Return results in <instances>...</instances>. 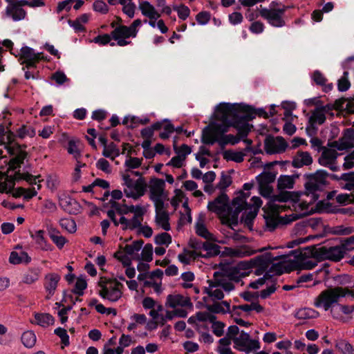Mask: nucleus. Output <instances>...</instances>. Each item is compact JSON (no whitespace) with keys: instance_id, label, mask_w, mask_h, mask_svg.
I'll list each match as a JSON object with an SVG mask.
<instances>
[{"instance_id":"1","label":"nucleus","mask_w":354,"mask_h":354,"mask_svg":"<svg viewBox=\"0 0 354 354\" xmlns=\"http://www.w3.org/2000/svg\"><path fill=\"white\" fill-rule=\"evenodd\" d=\"M215 118L223 124V126H220V128H221V132L225 133L227 131L229 127L242 124L243 121L248 122L254 118V115L253 113L245 106L221 103L216 107Z\"/></svg>"},{"instance_id":"2","label":"nucleus","mask_w":354,"mask_h":354,"mask_svg":"<svg viewBox=\"0 0 354 354\" xmlns=\"http://www.w3.org/2000/svg\"><path fill=\"white\" fill-rule=\"evenodd\" d=\"M303 194H297L290 192H281L279 194L274 196V200L266 205L264 211L265 228L270 232L273 231L279 223V214L286 209V205L276 203V202H286L288 200L300 201V196Z\"/></svg>"},{"instance_id":"3","label":"nucleus","mask_w":354,"mask_h":354,"mask_svg":"<svg viewBox=\"0 0 354 354\" xmlns=\"http://www.w3.org/2000/svg\"><path fill=\"white\" fill-rule=\"evenodd\" d=\"M236 129L238 133L236 136L232 134L222 136L220 138L218 137V131H221V128L219 125H214L209 130L203 133V140L206 144L212 145L218 141L221 145H235L238 143L241 139L247 137L248 133L250 131L252 125L248 122L243 121L242 124H235L233 126Z\"/></svg>"},{"instance_id":"4","label":"nucleus","mask_w":354,"mask_h":354,"mask_svg":"<svg viewBox=\"0 0 354 354\" xmlns=\"http://www.w3.org/2000/svg\"><path fill=\"white\" fill-rule=\"evenodd\" d=\"M346 295L354 297V290L348 287L336 286L329 288L323 290L314 301V306L317 308H322L327 311L335 304H337L339 299Z\"/></svg>"},{"instance_id":"5","label":"nucleus","mask_w":354,"mask_h":354,"mask_svg":"<svg viewBox=\"0 0 354 354\" xmlns=\"http://www.w3.org/2000/svg\"><path fill=\"white\" fill-rule=\"evenodd\" d=\"M227 335L234 344V348L239 351L250 353L260 348V343L257 339H251L248 333L243 330L239 331L237 326H230L227 329Z\"/></svg>"},{"instance_id":"6","label":"nucleus","mask_w":354,"mask_h":354,"mask_svg":"<svg viewBox=\"0 0 354 354\" xmlns=\"http://www.w3.org/2000/svg\"><path fill=\"white\" fill-rule=\"evenodd\" d=\"M97 284L98 294L103 299L115 302L121 298L124 286L116 279L100 277Z\"/></svg>"},{"instance_id":"7","label":"nucleus","mask_w":354,"mask_h":354,"mask_svg":"<svg viewBox=\"0 0 354 354\" xmlns=\"http://www.w3.org/2000/svg\"><path fill=\"white\" fill-rule=\"evenodd\" d=\"M319 247L315 245L306 247L299 250L295 263V268L298 270H311L318 261H322Z\"/></svg>"},{"instance_id":"8","label":"nucleus","mask_w":354,"mask_h":354,"mask_svg":"<svg viewBox=\"0 0 354 354\" xmlns=\"http://www.w3.org/2000/svg\"><path fill=\"white\" fill-rule=\"evenodd\" d=\"M141 24V20L138 19L134 20L129 26L120 25L111 32V35L117 41L118 46H124L129 45L131 41H128L127 39L136 37L138 33L137 28Z\"/></svg>"},{"instance_id":"9","label":"nucleus","mask_w":354,"mask_h":354,"mask_svg":"<svg viewBox=\"0 0 354 354\" xmlns=\"http://www.w3.org/2000/svg\"><path fill=\"white\" fill-rule=\"evenodd\" d=\"M122 179L125 185L124 193L127 197L138 200L145 195L147 185L143 178L133 180L129 174H123Z\"/></svg>"},{"instance_id":"10","label":"nucleus","mask_w":354,"mask_h":354,"mask_svg":"<svg viewBox=\"0 0 354 354\" xmlns=\"http://www.w3.org/2000/svg\"><path fill=\"white\" fill-rule=\"evenodd\" d=\"M278 257H274L270 252L259 255L252 259L257 270V274H261L270 268L269 272L281 274L283 272L282 268L278 263H274V261L278 260Z\"/></svg>"},{"instance_id":"11","label":"nucleus","mask_w":354,"mask_h":354,"mask_svg":"<svg viewBox=\"0 0 354 354\" xmlns=\"http://www.w3.org/2000/svg\"><path fill=\"white\" fill-rule=\"evenodd\" d=\"M288 8L286 6L281 8H262L259 10V15L272 26L281 28L286 26L283 15Z\"/></svg>"},{"instance_id":"12","label":"nucleus","mask_w":354,"mask_h":354,"mask_svg":"<svg viewBox=\"0 0 354 354\" xmlns=\"http://www.w3.org/2000/svg\"><path fill=\"white\" fill-rule=\"evenodd\" d=\"M149 196L155 205L165 204L167 199V194L165 192V183L162 179L151 178L148 185Z\"/></svg>"},{"instance_id":"13","label":"nucleus","mask_w":354,"mask_h":354,"mask_svg":"<svg viewBox=\"0 0 354 354\" xmlns=\"http://www.w3.org/2000/svg\"><path fill=\"white\" fill-rule=\"evenodd\" d=\"M249 194H245L241 191L239 193V196L235 197L232 201L234 214H238L243 209L245 210L244 212V220L245 223L248 224L255 218L258 212V210L248 206L246 198L249 197Z\"/></svg>"},{"instance_id":"14","label":"nucleus","mask_w":354,"mask_h":354,"mask_svg":"<svg viewBox=\"0 0 354 354\" xmlns=\"http://www.w3.org/2000/svg\"><path fill=\"white\" fill-rule=\"evenodd\" d=\"M328 173L324 170H318L315 174H310L308 176V181L305 185L306 189V195L308 196L313 194L315 199V192L320 190L324 185L326 183Z\"/></svg>"},{"instance_id":"15","label":"nucleus","mask_w":354,"mask_h":354,"mask_svg":"<svg viewBox=\"0 0 354 354\" xmlns=\"http://www.w3.org/2000/svg\"><path fill=\"white\" fill-rule=\"evenodd\" d=\"M322 152L318 159V162L323 167L329 168L333 171H336L339 169L337 165V158L339 153L335 149H328L326 147L322 148Z\"/></svg>"},{"instance_id":"16","label":"nucleus","mask_w":354,"mask_h":354,"mask_svg":"<svg viewBox=\"0 0 354 354\" xmlns=\"http://www.w3.org/2000/svg\"><path fill=\"white\" fill-rule=\"evenodd\" d=\"M322 261L328 259L333 261H339L344 258L345 254L341 245L327 248L326 246L319 247Z\"/></svg>"},{"instance_id":"17","label":"nucleus","mask_w":354,"mask_h":354,"mask_svg":"<svg viewBox=\"0 0 354 354\" xmlns=\"http://www.w3.org/2000/svg\"><path fill=\"white\" fill-rule=\"evenodd\" d=\"M287 147L285 140L281 137L268 136L264 142L265 151L269 154L283 152Z\"/></svg>"},{"instance_id":"18","label":"nucleus","mask_w":354,"mask_h":354,"mask_svg":"<svg viewBox=\"0 0 354 354\" xmlns=\"http://www.w3.org/2000/svg\"><path fill=\"white\" fill-rule=\"evenodd\" d=\"M155 212L156 225L165 231L170 230L169 216L165 204L155 205Z\"/></svg>"},{"instance_id":"19","label":"nucleus","mask_w":354,"mask_h":354,"mask_svg":"<svg viewBox=\"0 0 354 354\" xmlns=\"http://www.w3.org/2000/svg\"><path fill=\"white\" fill-rule=\"evenodd\" d=\"M266 248H262L260 249H254L251 246L248 245H243L236 248H226L227 253L232 257L236 258H243L246 257H250L256 254L257 252H261L266 250Z\"/></svg>"},{"instance_id":"20","label":"nucleus","mask_w":354,"mask_h":354,"mask_svg":"<svg viewBox=\"0 0 354 354\" xmlns=\"http://www.w3.org/2000/svg\"><path fill=\"white\" fill-rule=\"evenodd\" d=\"M229 198L225 194L222 193L214 201L209 202L207 208L209 211L217 214H223L227 209Z\"/></svg>"},{"instance_id":"21","label":"nucleus","mask_w":354,"mask_h":354,"mask_svg":"<svg viewBox=\"0 0 354 354\" xmlns=\"http://www.w3.org/2000/svg\"><path fill=\"white\" fill-rule=\"evenodd\" d=\"M60 279V276L54 272L45 275L44 286L48 293L46 295L47 299H49L54 295Z\"/></svg>"},{"instance_id":"22","label":"nucleus","mask_w":354,"mask_h":354,"mask_svg":"<svg viewBox=\"0 0 354 354\" xmlns=\"http://www.w3.org/2000/svg\"><path fill=\"white\" fill-rule=\"evenodd\" d=\"M165 306L168 308L191 306L190 299L179 294L169 295L167 297Z\"/></svg>"},{"instance_id":"23","label":"nucleus","mask_w":354,"mask_h":354,"mask_svg":"<svg viewBox=\"0 0 354 354\" xmlns=\"http://www.w3.org/2000/svg\"><path fill=\"white\" fill-rule=\"evenodd\" d=\"M196 233L198 236L210 241H218L216 236L207 228L205 223V218L200 216L195 224Z\"/></svg>"},{"instance_id":"24","label":"nucleus","mask_w":354,"mask_h":354,"mask_svg":"<svg viewBox=\"0 0 354 354\" xmlns=\"http://www.w3.org/2000/svg\"><path fill=\"white\" fill-rule=\"evenodd\" d=\"M330 111L329 106L317 107L309 118V123L312 127L317 124H322L326 120V113Z\"/></svg>"},{"instance_id":"25","label":"nucleus","mask_w":354,"mask_h":354,"mask_svg":"<svg viewBox=\"0 0 354 354\" xmlns=\"http://www.w3.org/2000/svg\"><path fill=\"white\" fill-rule=\"evenodd\" d=\"M207 282L209 286L205 287L204 292L207 294L212 300H221L224 297V293L215 279L208 280Z\"/></svg>"},{"instance_id":"26","label":"nucleus","mask_w":354,"mask_h":354,"mask_svg":"<svg viewBox=\"0 0 354 354\" xmlns=\"http://www.w3.org/2000/svg\"><path fill=\"white\" fill-rule=\"evenodd\" d=\"M313 163V158L308 151H299L294 156L292 166L295 168H301L308 166Z\"/></svg>"},{"instance_id":"27","label":"nucleus","mask_w":354,"mask_h":354,"mask_svg":"<svg viewBox=\"0 0 354 354\" xmlns=\"http://www.w3.org/2000/svg\"><path fill=\"white\" fill-rule=\"evenodd\" d=\"M45 232L42 230H37L35 233L30 232L31 238L35 241L37 248L41 250H52V246L47 242L44 238Z\"/></svg>"},{"instance_id":"28","label":"nucleus","mask_w":354,"mask_h":354,"mask_svg":"<svg viewBox=\"0 0 354 354\" xmlns=\"http://www.w3.org/2000/svg\"><path fill=\"white\" fill-rule=\"evenodd\" d=\"M249 274L247 272H242L236 266L229 267L223 270V275L231 281L239 282L241 279Z\"/></svg>"},{"instance_id":"29","label":"nucleus","mask_w":354,"mask_h":354,"mask_svg":"<svg viewBox=\"0 0 354 354\" xmlns=\"http://www.w3.org/2000/svg\"><path fill=\"white\" fill-rule=\"evenodd\" d=\"M139 9L142 14L148 18L158 19L160 17V15L156 10L155 7L149 1H144L140 2L139 3Z\"/></svg>"},{"instance_id":"30","label":"nucleus","mask_w":354,"mask_h":354,"mask_svg":"<svg viewBox=\"0 0 354 354\" xmlns=\"http://www.w3.org/2000/svg\"><path fill=\"white\" fill-rule=\"evenodd\" d=\"M236 310H241L247 313H250L252 311L261 313L263 312L264 308L259 304L257 301H256L233 306V311H235Z\"/></svg>"},{"instance_id":"31","label":"nucleus","mask_w":354,"mask_h":354,"mask_svg":"<svg viewBox=\"0 0 354 354\" xmlns=\"http://www.w3.org/2000/svg\"><path fill=\"white\" fill-rule=\"evenodd\" d=\"M6 15L12 18L15 21L21 20L25 18L26 12L22 8H19L17 5H9L6 8Z\"/></svg>"},{"instance_id":"32","label":"nucleus","mask_w":354,"mask_h":354,"mask_svg":"<svg viewBox=\"0 0 354 354\" xmlns=\"http://www.w3.org/2000/svg\"><path fill=\"white\" fill-rule=\"evenodd\" d=\"M206 308L210 313H226L230 311V304L228 301L214 302L212 304L206 305Z\"/></svg>"},{"instance_id":"33","label":"nucleus","mask_w":354,"mask_h":354,"mask_svg":"<svg viewBox=\"0 0 354 354\" xmlns=\"http://www.w3.org/2000/svg\"><path fill=\"white\" fill-rule=\"evenodd\" d=\"M30 260L31 258L28 256V253L24 251H21L19 253L13 251L11 252L9 258V261L12 264L28 263Z\"/></svg>"},{"instance_id":"34","label":"nucleus","mask_w":354,"mask_h":354,"mask_svg":"<svg viewBox=\"0 0 354 354\" xmlns=\"http://www.w3.org/2000/svg\"><path fill=\"white\" fill-rule=\"evenodd\" d=\"M35 323L41 327L46 328L54 324V318L48 313H36Z\"/></svg>"},{"instance_id":"35","label":"nucleus","mask_w":354,"mask_h":354,"mask_svg":"<svg viewBox=\"0 0 354 354\" xmlns=\"http://www.w3.org/2000/svg\"><path fill=\"white\" fill-rule=\"evenodd\" d=\"M319 316V313L315 310L310 308H304L298 310L295 314V317L299 319H315Z\"/></svg>"},{"instance_id":"36","label":"nucleus","mask_w":354,"mask_h":354,"mask_svg":"<svg viewBox=\"0 0 354 354\" xmlns=\"http://www.w3.org/2000/svg\"><path fill=\"white\" fill-rule=\"evenodd\" d=\"M27 153L24 151H19L15 157L9 161L8 170H15L19 167L26 158Z\"/></svg>"},{"instance_id":"37","label":"nucleus","mask_w":354,"mask_h":354,"mask_svg":"<svg viewBox=\"0 0 354 354\" xmlns=\"http://www.w3.org/2000/svg\"><path fill=\"white\" fill-rule=\"evenodd\" d=\"M231 342L232 339L227 333L225 337L218 341V352L220 354H234L230 348Z\"/></svg>"},{"instance_id":"38","label":"nucleus","mask_w":354,"mask_h":354,"mask_svg":"<svg viewBox=\"0 0 354 354\" xmlns=\"http://www.w3.org/2000/svg\"><path fill=\"white\" fill-rule=\"evenodd\" d=\"M102 155L112 160L120 155V149L114 142L109 143L103 149Z\"/></svg>"},{"instance_id":"39","label":"nucleus","mask_w":354,"mask_h":354,"mask_svg":"<svg viewBox=\"0 0 354 354\" xmlns=\"http://www.w3.org/2000/svg\"><path fill=\"white\" fill-rule=\"evenodd\" d=\"M201 253H199L196 251H190L185 250L183 252L179 254L178 255V260L185 263L189 264L191 261L196 259L198 257H200Z\"/></svg>"},{"instance_id":"40","label":"nucleus","mask_w":354,"mask_h":354,"mask_svg":"<svg viewBox=\"0 0 354 354\" xmlns=\"http://www.w3.org/2000/svg\"><path fill=\"white\" fill-rule=\"evenodd\" d=\"M40 276V270L38 268L29 269L24 274L23 282L32 284L37 281Z\"/></svg>"},{"instance_id":"41","label":"nucleus","mask_w":354,"mask_h":354,"mask_svg":"<svg viewBox=\"0 0 354 354\" xmlns=\"http://www.w3.org/2000/svg\"><path fill=\"white\" fill-rule=\"evenodd\" d=\"M203 249L205 251H206V254H201V255L200 257H215V256L219 254V253H220V246L216 244L208 242V241L204 242V247L203 248Z\"/></svg>"},{"instance_id":"42","label":"nucleus","mask_w":354,"mask_h":354,"mask_svg":"<svg viewBox=\"0 0 354 354\" xmlns=\"http://www.w3.org/2000/svg\"><path fill=\"white\" fill-rule=\"evenodd\" d=\"M49 236L59 249H62L67 242L66 239L61 235L59 231L55 230L49 231Z\"/></svg>"},{"instance_id":"43","label":"nucleus","mask_w":354,"mask_h":354,"mask_svg":"<svg viewBox=\"0 0 354 354\" xmlns=\"http://www.w3.org/2000/svg\"><path fill=\"white\" fill-rule=\"evenodd\" d=\"M119 3L122 6V12L129 18H133L135 15L136 6L132 0H120Z\"/></svg>"},{"instance_id":"44","label":"nucleus","mask_w":354,"mask_h":354,"mask_svg":"<svg viewBox=\"0 0 354 354\" xmlns=\"http://www.w3.org/2000/svg\"><path fill=\"white\" fill-rule=\"evenodd\" d=\"M245 154L242 151H235L233 150H227L223 153V158L227 160L241 162L243 161Z\"/></svg>"},{"instance_id":"45","label":"nucleus","mask_w":354,"mask_h":354,"mask_svg":"<svg viewBox=\"0 0 354 354\" xmlns=\"http://www.w3.org/2000/svg\"><path fill=\"white\" fill-rule=\"evenodd\" d=\"M276 174L271 171H264L257 177L259 185H270L275 180Z\"/></svg>"},{"instance_id":"46","label":"nucleus","mask_w":354,"mask_h":354,"mask_svg":"<svg viewBox=\"0 0 354 354\" xmlns=\"http://www.w3.org/2000/svg\"><path fill=\"white\" fill-rule=\"evenodd\" d=\"M335 346L342 354H354V347L346 340L340 339L336 342Z\"/></svg>"},{"instance_id":"47","label":"nucleus","mask_w":354,"mask_h":354,"mask_svg":"<svg viewBox=\"0 0 354 354\" xmlns=\"http://www.w3.org/2000/svg\"><path fill=\"white\" fill-rule=\"evenodd\" d=\"M21 339L23 344L27 348H32L36 343V335L31 330L24 332Z\"/></svg>"},{"instance_id":"48","label":"nucleus","mask_w":354,"mask_h":354,"mask_svg":"<svg viewBox=\"0 0 354 354\" xmlns=\"http://www.w3.org/2000/svg\"><path fill=\"white\" fill-rule=\"evenodd\" d=\"M295 180L293 177L290 176H280L278 179V188L279 189H292L293 187Z\"/></svg>"},{"instance_id":"49","label":"nucleus","mask_w":354,"mask_h":354,"mask_svg":"<svg viewBox=\"0 0 354 354\" xmlns=\"http://www.w3.org/2000/svg\"><path fill=\"white\" fill-rule=\"evenodd\" d=\"M39 176H34L28 173H17L15 176L16 179H24L28 182L30 184H35L37 185V190L41 189L40 180L37 181V178Z\"/></svg>"},{"instance_id":"50","label":"nucleus","mask_w":354,"mask_h":354,"mask_svg":"<svg viewBox=\"0 0 354 354\" xmlns=\"http://www.w3.org/2000/svg\"><path fill=\"white\" fill-rule=\"evenodd\" d=\"M59 224L63 229L66 230L69 233H75L77 230L76 223L72 218H62L59 221Z\"/></svg>"},{"instance_id":"51","label":"nucleus","mask_w":354,"mask_h":354,"mask_svg":"<svg viewBox=\"0 0 354 354\" xmlns=\"http://www.w3.org/2000/svg\"><path fill=\"white\" fill-rule=\"evenodd\" d=\"M219 276L220 274L218 272H215L214 278L222 290H224L226 292H230L234 289V286L232 282L226 281L224 278H219Z\"/></svg>"},{"instance_id":"52","label":"nucleus","mask_w":354,"mask_h":354,"mask_svg":"<svg viewBox=\"0 0 354 354\" xmlns=\"http://www.w3.org/2000/svg\"><path fill=\"white\" fill-rule=\"evenodd\" d=\"M185 317L187 316V312L185 310H176L174 311H167L165 316H161V324L163 325L167 320H171L174 317Z\"/></svg>"},{"instance_id":"53","label":"nucleus","mask_w":354,"mask_h":354,"mask_svg":"<svg viewBox=\"0 0 354 354\" xmlns=\"http://www.w3.org/2000/svg\"><path fill=\"white\" fill-rule=\"evenodd\" d=\"M354 232V227L344 225L335 226L331 229V233L335 235H348Z\"/></svg>"},{"instance_id":"54","label":"nucleus","mask_w":354,"mask_h":354,"mask_svg":"<svg viewBox=\"0 0 354 354\" xmlns=\"http://www.w3.org/2000/svg\"><path fill=\"white\" fill-rule=\"evenodd\" d=\"M142 245L143 241L142 240L136 241L131 244L127 245L124 248V251L129 255H133L135 252H138L142 248Z\"/></svg>"},{"instance_id":"55","label":"nucleus","mask_w":354,"mask_h":354,"mask_svg":"<svg viewBox=\"0 0 354 354\" xmlns=\"http://www.w3.org/2000/svg\"><path fill=\"white\" fill-rule=\"evenodd\" d=\"M13 5H17L19 8L22 6H29L32 8L35 7H42L45 6L44 0H33V1H28V0H20L18 1L16 3Z\"/></svg>"},{"instance_id":"56","label":"nucleus","mask_w":354,"mask_h":354,"mask_svg":"<svg viewBox=\"0 0 354 354\" xmlns=\"http://www.w3.org/2000/svg\"><path fill=\"white\" fill-rule=\"evenodd\" d=\"M155 243L158 245L168 246L171 243V236L167 232H162L154 237Z\"/></svg>"},{"instance_id":"57","label":"nucleus","mask_w":354,"mask_h":354,"mask_svg":"<svg viewBox=\"0 0 354 354\" xmlns=\"http://www.w3.org/2000/svg\"><path fill=\"white\" fill-rule=\"evenodd\" d=\"M17 133L20 138L26 136L33 137L35 135V131L32 127L23 125L17 131Z\"/></svg>"},{"instance_id":"58","label":"nucleus","mask_w":354,"mask_h":354,"mask_svg":"<svg viewBox=\"0 0 354 354\" xmlns=\"http://www.w3.org/2000/svg\"><path fill=\"white\" fill-rule=\"evenodd\" d=\"M87 283L84 279L79 277L77 278L75 288L73 292L78 296H82L84 294V290L86 288Z\"/></svg>"},{"instance_id":"59","label":"nucleus","mask_w":354,"mask_h":354,"mask_svg":"<svg viewBox=\"0 0 354 354\" xmlns=\"http://www.w3.org/2000/svg\"><path fill=\"white\" fill-rule=\"evenodd\" d=\"M153 256V246L150 243L146 244L142 252H141V258L143 261L146 262H150L152 260Z\"/></svg>"},{"instance_id":"60","label":"nucleus","mask_w":354,"mask_h":354,"mask_svg":"<svg viewBox=\"0 0 354 354\" xmlns=\"http://www.w3.org/2000/svg\"><path fill=\"white\" fill-rule=\"evenodd\" d=\"M348 73L345 71L343 76L338 80L337 86L339 91H346L350 88L351 84L348 80Z\"/></svg>"},{"instance_id":"61","label":"nucleus","mask_w":354,"mask_h":354,"mask_svg":"<svg viewBox=\"0 0 354 354\" xmlns=\"http://www.w3.org/2000/svg\"><path fill=\"white\" fill-rule=\"evenodd\" d=\"M93 8L95 12L101 14H106L109 12V7L102 0H97L93 4Z\"/></svg>"},{"instance_id":"62","label":"nucleus","mask_w":354,"mask_h":354,"mask_svg":"<svg viewBox=\"0 0 354 354\" xmlns=\"http://www.w3.org/2000/svg\"><path fill=\"white\" fill-rule=\"evenodd\" d=\"M174 10L177 12L178 17L183 20H185L190 13L189 8L184 5L176 6Z\"/></svg>"},{"instance_id":"63","label":"nucleus","mask_w":354,"mask_h":354,"mask_svg":"<svg viewBox=\"0 0 354 354\" xmlns=\"http://www.w3.org/2000/svg\"><path fill=\"white\" fill-rule=\"evenodd\" d=\"M51 79L54 80L57 84L62 85L65 82L69 81V79L66 75L62 71H56L51 75Z\"/></svg>"},{"instance_id":"64","label":"nucleus","mask_w":354,"mask_h":354,"mask_svg":"<svg viewBox=\"0 0 354 354\" xmlns=\"http://www.w3.org/2000/svg\"><path fill=\"white\" fill-rule=\"evenodd\" d=\"M341 246L344 250V254L347 251H352L354 250V236H351L348 238L345 239L341 243Z\"/></svg>"}]
</instances>
